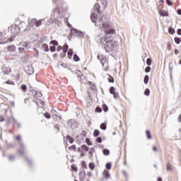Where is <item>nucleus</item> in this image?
<instances>
[{"mask_svg":"<svg viewBox=\"0 0 181 181\" xmlns=\"http://www.w3.org/2000/svg\"><path fill=\"white\" fill-rule=\"evenodd\" d=\"M35 70L33 69V66H32V65H28L27 67V74L31 76V74H33Z\"/></svg>","mask_w":181,"mask_h":181,"instance_id":"6e6552de","label":"nucleus"},{"mask_svg":"<svg viewBox=\"0 0 181 181\" xmlns=\"http://www.w3.org/2000/svg\"><path fill=\"white\" fill-rule=\"evenodd\" d=\"M9 71H11V69H9L6 66H3L2 72L4 73V74H6V76H8V74H9Z\"/></svg>","mask_w":181,"mask_h":181,"instance_id":"dca6fc26","label":"nucleus"},{"mask_svg":"<svg viewBox=\"0 0 181 181\" xmlns=\"http://www.w3.org/2000/svg\"><path fill=\"white\" fill-rule=\"evenodd\" d=\"M74 53V52L73 51V49H69L67 52L68 59H71V58L73 57Z\"/></svg>","mask_w":181,"mask_h":181,"instance_id":"f3484780","label":"nucleus"},{"mask_svg":"<svg viewBox=\"0 0 181 181\" xmlns=\"http://www.w3.org/2000/svg\"><path fill=\"white\" fill-rule=\"evenodd\" d=\"M146 135L147 139H152V135L151 134V131L146 130Z\"/></svg>","mask_w":181,"mask_h":181,"instance_id":"a878e982","label":"nucleus"},{"mask_svg":"<svg viewBox=\"0 0 181 181\" xmlns=\"http://www.w3.org/2000/svg\"><path fill=\"white\" fill-rule=\"evenodd\" d=\"M177 34L179 35V36H181V28H179L177 30Z\"/></svg>","mask_w":181,"mask_h":181,"instance_id":"774afa93","label":"nucleus"},{"mask_svg":"<svg viewBox=\"0 0 181 181\" xmlns=\"http://www.w3.org/2000/svg\"><path fill=\"white\" fill-rule=\"evenodd\" d=\"M89 169H90V170H94V169H95V165L94 163H89Z\"/></svg>","mask_w":181,"mask_h":181,"instance_id":"79ce46f5","label":"nucleus"},{"mask_svg":"<svg viewBox=\"0 0 181 181\" xmlns=\"http://www.w3.org/2000/svg\"><path fill=\"white\" fill-rule=\"evenodd\" d=\"M16 156L13 155L8 156V160H15Z\"/></svg>","mask_w":181,"mask_h":181,"instance_id":"052dcab7","label":"nucleus"},{"mask_svg":"<svg viewBox=\"0 0 181 181\" xmlns=\"http://www.w3.org/2000/svg\"><path fill=\"white\" fill-rule=\"evenodd\" d=\"M94 152H95V149H94L93 147L90 148V151H88L89 155H90V156H93V153H94Z\"/></svg>","mask_w":181,"mask_h":181,"instance_id":"5fc2aeb1","label":"nucleus"},{"mask_svg":"<svg viewBox=\"0 0 181 181\" xmlns=\"http://www.w3.org/2000/svg\"><path fill=\"white\" fill-rule=\"evenodd\" d=\"M66 139H68L69 142H70L71 144L74 143V138H73V136H70L69 134L66 136Z\"/></svg>","mask_w":181,"mask_h":181,"instance_id":"412c9836","label":"nucleus"},{"mask_svg":"<svg viewBox=\"0 0 181 181\" xmlns=\"http://www.w3.org/2000/svg\"><path fill=\"white\" fill-rule=\"evenodd\" d=\"M144 84H148L149 83V76L148 75H145L144 78Z\"/></svg>","mask_w":181,"mask_h":181,"instance_id":"cd10ccee","label":"nucleus"},{"mask_svg":"<svg viewBox=\"0 0 181 181\" xmlns=\"http://www.w3.org/2000/svg\"><path fill=\"white\" fill-rule=\"evenodd\" d=\"M66 53H67L66 51H62L60 54L61 59H64L66 57Z\"/></svg>","mask_w":181,"mask_h":181,"instance_id":"3c124183","label":"nucleus"},{"mask_svg":"<svg viewBox=\"0 0 181 181\" xmlns=\"http://www.w3.org/2000/svg\"><path fill=\"white\" fill-rule=\"evenodd\" d=\"M146 64H147V66H151L152 65V59L151 58H147Z\"/></svg>","mask_w":181,"mask_h":181,"instance_id":"de8ad7c7","label":"nucleus"},{"mask_svg":"<svg viewBox=\"0 0 181 181\" xmlns=\"http://www.w3.org/2000/svg\"><path fill=\"white\" fill-rule=\"evenodd\" d=\"M97 59L100 61L103 66H104V64L107 62V57L102 54H98Z\"/></svg>","mask_w":181,"mask_h":181,"instance_id":"423d86ee","label":"nucleus"},{"mask_svg":"<svg viewBox=\"0 0 181 181\" xmlns=\"http://www.w3.org/2000/svg\"><path fill=\"white\" fill-rule=\"evenodd\" d=\"M51 112H52V115H54V117H57V119H58V121H60V119H62V116L58 115L59 112H57V110L52 109L51 110Z\"/></svg>","mask_w":181,"mask_h":181,"instance_id":"0eeeda50","label":"nucleus"},{"mask_svg":"<svg viewBox=\"0 0 181 181\" xmlns=\"http://www.w3.org/2000/svg\"><path fill=\"white\" fill-rule=\"evenodd\" d=\"M95 141L98 144H101V142H103V138L101 136H98V138L95 139Z\"/></svg>","mask_w":181,"mask_h":181,"instance_id":"8fccbe9b","label":"nucleus"},{"mask_svg":"<svg viewBox=\"0 0 181 181\" xmlns=\"http://www.w3.org/2000/svg\"><path fill=\"white\" fill-rule=\"evenodd\" d=\"M71 169L73 172H77L78 170V168L77 165H76V164H72L71 165Z\"/></svg>","mask_w":181,"mask_h":181,"instance_id":"5701e85b","label":"nucleus"},{"mask_svg":"<svg viewBox=\"0 0 181 181\" xmlns=\"http://www.w3.org/2000/svg\"><path fill=\"white\" fill-rule=\"evenodd\" d=\"M44 117L45 118H47V119H50V118H52V115H50V113L46 112L45 114H44Z\"/></svg>","mask_w":181,"mask_h":181,"instance_id":"c03bdc74","label":"nucleus"},{"mask_svg":"<svg viewBox=\"0 0 181 181\" xmlns=\"http://www.w3.org/2000/svg\"><path fill=\"white\" fill-rule=\"evenodd\" d=\"M69 149L70 151H74V152H76V145H72V146H69Z\"/></svg>","mask_w":181,"mask_h":181,"instance_id":"13d9d810","label":"nucleus"},{"mask_svg":"<svg viewBox=\"0 0 181 181\" xmlns=\"http://www.w3.org/2000/svg\"><path fill=\"white\" fill-rule=\"evenodd\" d=\"M6 84H8L10 86H15V81H11V80H8L5 82Z\"/></svg>","mask_w":181,"mask_h":181,"instance_id":"37998d69","label":"nucleus"},{"mask_svg":"<svg viewBox=\"0 0 181 181\" xmlns=\"http://www.w3.org/2000/svg\"><path fill=\"white\" fill-rule=\"evenodd\" d=\"M12 35H19L21 33V28L18 25H13L11 28Z\"/></svg>","mask_w":181,"mask_h":181,"instance_id":"39448f33","label":"nucleus"},{"mask_svg":"<svg viewBox=\"0 0 181 181\" xmlns=\"http://www.w3.org/2000/svg\"><path fill=\"white\" fill-rule=\"evenodd\" d=\"M74 62H80V57L76 54H74Z\"/></svg>","mask_w":181,"mask_h":181,"instance_id":"4c0bfd02","label":"nucleus"},{"mask_svg":"<svg viewBox=\"0 0 181 181\" xmlns=\"http://www.w3.org/2000/svg\"><path fill=\"white\" fill-rule=\"evenodd\" d=\"M101 8V6H100V4H95L94 5V11L95 12H100V8Z\"/></svg>","mask_w":181,"mask_h":181,"instance_id":"aec40b11","label":"nucleus"},{"mask_svg":"<svg viewBox=\"0 0 181 181\" xmlns=\"http://www.w3.org/2000/svg\"><path fill=\"white\" fill-rule=\"evenodd\" d=\"M102 26L105 30V33L107 36H108V35H114L115 33V29L112 28L108 23L104 22L103 23Z\"/></svg>","mask_w":181,"mask_h":181,"instance_id":"f03ea898","label":"nucleus"},{"mask_svg":"<svg viewBox=\"0 0 181 181\" xmlns=\"http://www.w3.org/2000/svg\"><path fill=\"white\" fill-rule=\"evenodd\" d=\"M42 49L45 52H49V45H47V44H46V43H44V44L42 45Z\"/></svg>","mask_w":181,"mask_h":181,"instance_id":"a211bd4d","label":"nucleus"},{"mask_svg":"<svg viewBox=\"0 0 181 181\" xmlns=\"http://www.w3.org/2000/svg\"><path fill=\"white\" fill-rule=\"evenodd\" d=\"M103 110L104 111V112H108V106L106 104H103Z\"/></svg>","mask_w":181,"mask_h":181,"instance_id":"a19ab883","label":"nucleus"},{"mask_svg":"<svg viewBox=\"0 0 181 181\" xmlns=\"http://www.w3.org/2000/svg\"><path fill=\"white\" fill-rule=\"evenodd\" d=\"M49 50H50V52H56V46H54V45L50 46V47H49Z\"/></svg>","mask_w":181,"mask_h":181,"instance_id":"6e6d98bb","label":"nucleus"},{"mask_svg":"<svg viewBox=\"0 0 181 181\" xmlns=\"http://www.w3.org/2000/svg\"><path fill=\"white\" fill-rule=\"evenodd\" d=\"M105 44H104V49L107 53H110V52H113L115 49V46H117V42L115 41H106L105 40Z\"/></svg>","mask_w":181,"mask_h":181,"instance_id":"f257e3e1","label":"nucleus"},{"mask_svg":"<svg viewBox=\"0 0 181 181\" xmlns=\"http://www.w3.org/2000/svg\"><path fill=\"white\" fill-rule=\"evenodd\" d=\"M86 100V104L88 107H90V105H91V104H93V98H91V95H90V93H88Z\"/></svg>","mask_w":181,"mask_h":181,"instance_id":"1a4fd4ad","label":"nucleus"},{"mask_svg":"<svg viewBox=\"0 0 181 181\" xmlns=\"http://www.w3.org/2000/svg\"><path fill=\"white\" fill-rule=\"evenodd\" d=\"M81 149H83V151H85V152H88L90 148L88 146H87V145L83 144L81 146Z\"/></svg>","mask_w":181,"mask_h":181,"instance_id":"bb28decb","label":"nucleus"},{"mask_svg":"<svg viewBox=\"0 0 181 181\" xmlns=\"http://www.w3.org/2000/svg\"><path fill=\"white\" fill-rule=\"evenodd\" d=\"M13 40H15V37H10L8 40L7 42H13Z\"/></svg>","mask_w":181,"mask_h":181,"instance_id":"69168bd1","label":"nucleus"},{"mask_svg":"<svg viewBox=\"0 0 181 181\" xmlns=\"http://www.w3.org/2000/svg\"><path fill=\"white\" fill-rule=\"evenodd\" d=\"M174 42H175V43H176V45H180V42H181L180 37H175L174 38Z\"/></svg>","mask_w":181,"mask_h":181,"instance_id":"473e14b6","label":"nucleus"},{"mask_svg":"<svg viewBox=\"0 0 181 181\" xmlns=\"http://www.w3.org/2000/svg\"><path fill=\"white\" fill-rule=\"evenodd\" d=\"M18 153L20 155V156H23V155L26 153V151H21V149H18Z\"/></svg>","mask_w":181,"mask_h":181,"instance_id":"603ef678","label":"nucleus"},{"mask_svg":"<svg viewBox=\"0 0 181 181\" xmlns=\"http://www.w3.org/2000/svg\"><path fill=\"white\" fill-rule=\"evenodd\" d=\"M81 166L82 168H83L84 169H87V164L86 163V161L82 160L81 161Z\"/></svg>","mask_w":181,"mask_h":181,"instance_id":"4d7b16f0","label":"nucleus"},{"mask_svg":"<svg viewBox=\"0 0 181 181\" xmlns=\"http://www.w3.org/2000/svg\"><path fill=\"white\" fill-rule=\"evenodd\" d=\"M100 128V129H103V131H105V129H107V123H102Z\"/></svg>","mask_w":181,"mask_h":181,"instance_id":"2f4dec72","label":"nucleus"},{"mask_svg":"<svg viewBox=\"0 0 181 181\" xmlns=\"http://www.w3.org/2000/svg\"><path fill=\"white\" fill-rule=\"evenodd\" d=\"M144 95H146V97H149L150 94H151V90H149V88H146L144 92Z\"/></svg>","mask_w":181,"mask_h":181,"instance_id":"c756f323","label":"nucleus"},{"mask_svg":"<svg viewBox=\"0 0 181 181\" xmlns=\"http://www.w3.org/2000/svg\"><path fill=\"white\" fill-rule=\"evenodd\" d=\"M103 155H105V156H108V155H110V151L108 150V148H104L103 150Z\"/></svg>","mask_w":181,"mask_h":181,"instance_id":"7c9ffc66","label":"nucleus"},{"mask_svg":"<svg viewBox=\"0 0 181 181\" xmlns=\"http://www.w3.org/2000/svg\"><path fill=\"white\" fill-rule=\"evenodd\" d=\"M64 5H66L64 3L62 4V6H61L62 11H67V6H64Z\"/></svg>","mask_w":181,"mask_h":181,"instance_id":"09e8293b","label":"nucleus"},{"mask_svg":"<svg viewBox=\"0 0 181 181\" xmlns=\"http://www.w3.org/2000/svg\"><path fill=\"white\" fill-rule=\"evenodd\" d=\"M20 46H23V47H25V49H29V47H30V42H20Z\"/></svg>","mask_w":181,"mask_h":181,"instance_id":"ddd939ff","label":"nucleus"},{"mask_svg":"<svg viewBox=\"0 0 181 181\" xmlns=\"http://www.w3.org/2000/svg\"><path fill=\"white\" fill-rule=\"evenodd\" d=\"M151 71V66H148L145 68V73H149Z\"/></svg>","mask_w":181,"mask_h":181,"instance_id":"e2e57ef3","label":"nucleus"},{"mask_svg":"<svg viewBox=\"0 0 181 181\" xmlns=\"http://www.w3.org/2000/svg\"><path fill=\"white\" fill-rule=\"evenodd\" d=\"M18 28H20V32H24V33H28L29 30H30V27L26 25V23L21 21L19 25Z\"/></svg>","mask_w":181,"mask_h":181,"instance_id":"20e7f679","label":"nucleus"},{"mask_svg":"<svg viewBox=\"0 0 181 181\" xmlns=\"http://www.w3.org/2000/svg\"><path fill=\"white\" fill-rule=\"evenodd\" d=\"M158 13L160 16H169V13H168V11H166V10H160L158 11Z\"/></svg>","mask_w":181,"mask_h":181,"instance_id":"f8f14e48","label":"nucleus"},{"mask_svg":"<svg viewBox=\"0 0 181 181\" xmlns=\"http://www.w3.org/2000/svg\"><path fill=\"white\" fill-rule=\"evenodd\" d=\"M61 50H63V47L57 45V52H61Z\"/></svg>","mask_w":181,"mask_h":181,"instance_id":"0e129e2a","label":"nucleus"},{"mask_svg":"<svg viewBox=\"0 0 181 181\" xmlns=\"http://www.w3.org/2000/svg\"><path fill=\"white\" fill-rule=\"evenodd\" d=\"M95 112H103V108H101L100 106H97L95 110Z\"/></svg>","mask_w":181,"mask_h":181,"instance_id":"49530a36","label":"nucleus"},{"mask_svg":"<svg viewBox=\"0 0 181 181\" xmlns=\"http://www.w3.org/2000/svg\"><path fill=\"white\" fill-rule=\"evenodd\" d=\"M110 94H115V87H114V86H111L110 88Z\"/></svg>","mask_w":181,"mask_h":181,"instance_id":"a18cd8bd","label":"nucleus"},{"mask_svg":"<svg viewBox=\"0 0 181 181\" xmlns=\"http://www.w3.org/2000/svg\"><path fill=\"white\" fill-rule=\"evenodd\" d=\"M7 50H8V52H15L16 47H15V45H9L7 47Z\"/></svg>","mask_w":181,"mask_h":181,"instance_id":"6ab92c4d","label":"nucleus"},{"mask_svg":"<svg viewBox=\"0 0 181 181\" xmlns=\"http://www.w3.org/2000/svg\"><path fill=\"white\" fill-rule=\"evenodd\" d=\"M62 50L64 52H69V45H67V43H65L64 45L62 47Z\"/></svg>","mask_w":181,"mask_h":181,"instance_id":"c9c22d12","label":"nucleus"},{"mask_svg":"<svg viewBox=\"0 0 181 181\" xmlns=\"http://www.w3.org/2000/svg\"><path fill=\"white\" fill-rule=\"evenodd\" d=\"M106 169H107L108 170H111L112 168V164L110 162L107 163L105 165Z\"/></svg>","mask_w":181,"mask_h":181,"instance_id":"72a5a7b5","label":"nucleus"},{"mask_svg":"<svg viewBox=\"0 0 181 181\" xmlns=\"http://www.w3.org/2000/svg\"><path fill=\"white\" fill-rule=\"evenodd\" d=\"M73 122H74L73 119H69L67 121V124H68L69 127H71V128L73 127Z\"/></svg>","mask_w":181,"mask_h":181,"instance_id":"864d4df0","label":"nucleus"},{"mask_svg":"<svg viewBox=\"0 0 181 181\" xmlns=\"http://www.w3.org/2000/svg\"><path fill=\"white\" fill-rule=\"evenodd\" d=\"M21 89L22 90L23 93H26L28 91V86L26 84H22L21 86Z\"/></svg>","mask_w":181,"mask_h":181,"instance_id":"4be33fe9","label":"nucleus"},{"mask_svg":"<svg viewBox=\"0 0 181 181\" xmlns=\"http://www.w3.org/2000/svg\"><path fill=\"white\" fill-rule=\"evenodd\" d=\"M172 64H173V63H172V62L169 63L170 73H172V71L173 70V66H172Z\"/></svg>","mask_w":181,"mask_h":181,"instance_id":"bf43d9fd","label":"nucleus"},{"mask_svg":"<svg viewBox=\"0 0 181 181\" xmlns=\"http://www.w3.org/2000/svg\"><path fill=\"white\" fill-rule=\"evenodd\" d=\"M76 34V36L81 37V39H84V35H86V32L80 31L74 28H72L71 30V34L69 35V37H71V35Z\"/></svg>","mask_w":181,"mask_h":181,"instance_id":"7ed1b4c3","label":"nucleus"},{"mask_svg":"<svg viewBox=\"0 0 181 181\" xmlns=\"http://www.w3.org/2000/svg\"><path fill=\"white\" fill-rule=\"evenodd\" d=\"M113 95V98H115V100H117V98H118L119 94L115 93L114 94H112Z\"/></svg>","mask_w":181,"mask_h":181,"instance_id":"338daca9","label":"nucleus"},{"mask_svg":"<svg viewBox=\"0 0 181 181\" xmlns=\"http://www.w3.org/2000/svg\"><path fill=\"white\" fill-rule=\"evenodd\" d=\"M32 22H33V23H34V25H35V26L37 28H39V26H40V25H42V21H37V19H36V18H33L32 20Z\"/></svg>","mask_w":181,"mask_h":181,"instance_id":"2eb2a0df","label":"nucleus"},{"mask_svg":"<svg viewBox=\"0 0 181 181\" xmlns=\"http://www.w3.org/2000/svg\"><path fill=\"white\" fill-rule=\"evenodd\" d=\"M86 142L88 146H92L93 142H91V140H90V138H86Z\"/></svg>","mask_w":181,"mask_h":181,"instance_id":"58836bf2","label":"nucleus"},{"mask_svg":"<svg viewBox=\"0 0 181 181\" xmlns=\"http://www.w3.org/2000/svg\"><path fill=\"white\" fill-rule=\"evenodd\" d=\"M24 158H25V160L26 161L27 163H29L30 166L33 165V164L32 163V161L29 158H28V156H24Z\"/></svg>","mask_w":181,"mask_h":181,"instance_id":"f704fd0d","label":"nucleus"},{"mask_svg":"<svg viewBox=\"0 0 181 181\" xmlns=\"http://www.w3.org/2000/svg\"><path fill=\"white\" fill-rule=\"evenodd\" d=\"M98 135H100V130L95 129L93 132V136H95V138H97V136H98Z\"/></svg>","mask_w":181,"mask_h":181,"instance_id":"e433bc0d","label":"nucleus"},{"mask_svg":"<svg viewBox=\"0 0 181 181\" xmlns=\"http://www.w3.org/2000/svg\"><path fill=\"white\" fill-rule=\"evenodd\" d=\"M166 4L168 5V6H172V5H173V2H172L170 0H166Z\"/></svg>","mask_w":181,"mask_h":181,"instance_id":"680f3d73","label":"nucleus"},{"mask_svg":"<svg viewBox=\"0 0 181 181\" xmlns=\"http://www.w3.org/2000/svg\"><path fill=\"white\" fill-rule=\"evenodd\" d=\"M176 33V30H175V28L170 27L168 28V33H170V35H175V33Z\"/></svg>","mask_w":181,"mask_h":181,"instance_id":"393cba45","label":"nucleus"},{"mask_svg":"<svg viewBox=\"0 0 181 181\" xmlns=\"http://www.w3.org/2000/svg\"><path fill=\"white\" fill-rule=\"evenodd\" d=\"M76 74H77L78 77H80L81 78V77H83V72L78 69L76 70Z\"/></svg>","mask_w":181,"mask_h":181,"instance_id":"c85d7f7f","label":"nucleus"},{"mask_svg":"<svg viewBox=\"0 0 181 181\" xmlns=\"http://www.w3.org/2000/svg\"><path fill=\"white\" fill-rule=\"evenodd\" d=\"M107 76H108V77H109V78H107L108 81H109L110 83H114V81H115L114 77H113L112 76L110 75V74H107Z\"/></svg>","mask_w":181,"mask_h":181,"instance_id":"ea45409f","label":"nucleus"},{"mask_svg":"<svg viewBox=\"0 0 181 181\" xmlns=\"http://www.w3.org/2000/svg\"><path fill=\"white\" fill-rule=\"evenodd\" d=\"M103 175L104 177H105V179H110V177H111V175L110 174V172L108 171V170H104Z\"/></svg>","mask_w":181,"mask_h":181,"instance_id":"4468645a","label":"nucleus"},{"mask_svg":"<svg viewBox=\"0 0 181 181\" xmlns=\"http://www.w3.org/2000/svg\"><path fill=\"white\" fill-rule=\"evenodd\" d=\"M97 18H98V15H97V13H93L90 15V19L93 23H97Z\"/></svg>","mask_w":181,"mask_h":181,"instance_id":"9d476101","label":"nucleus"},{"mask_svg":"<svg viewBox=\"0 0 181 181\" xmlns=\"http://www.w3.org/2000/svg\"><path fill=\"white\" fill-rule=\"evenodd\" d=\"M86 179V170H81L79 173V180H84Z\"/></svg>","mask_w":181,"mask_h":181,"instance_id":"9b49d317","label":"nucleus"},{"mask_svg":"<svg viewBox=\"0 0 181 181\" xmlns=\"http://www.w3.org/2000/svg\"><path fill=\"white\" fill-rule=\"evenodd\" d=\"M49 45H52V46H59V42L56 40H52L49 42Z\"/></svg>","mask_w":181,"mask_h":181,"instance_id":"b1692460","label":"nucleus"}]
</instances>
